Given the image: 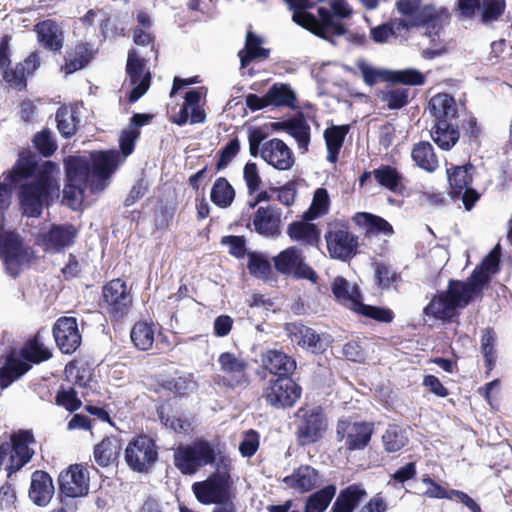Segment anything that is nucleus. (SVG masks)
Segmentation results:
<instances>
[{
  "label": "nucleus",
  "instance_id": "49",
  "mask_svg": "<svg viewBox=\"0 0 512 512\" xmlns=\"http://www.w3.org/2000/svg\"><path fill=\"white\" fill-rule=\"evenodd\" d=\"M130 337L138 350H150L155 341V324L152 321H137L131 329Z\"/></svg>",
  "mask_w": 512,
  "mask_h": 512
},
{
  "label": "nucleus",
  "instance_id": "53",
  "mask_svg": "<svg viewBox=\"0 0 512 512\" xmlns=\"http://www.w3.org/2000/svg\"><path fill=\"white\" fill-rule=\"evenodd\" d=\"M330 208V198L325 188L315 190L309 208L303 213L305 220H316L326 215Z\"/></svg>",
  "mask_w": 512,
  "mask_h": 512
},
{
  "label": "nucleus",
  "instance_id": "56",
  "mask_svg": "<svg viewBox=\"0 0 512 512\" xmlns=\"http://www.w3.org/2000/svg\"><path fill=\"white\" fill-rule=\"evenodd\" d=\"M506 9V0H482L480 7V20L483 24L498 21Z\"/></svg>",
  "mask_w": 512,
  "mask_h": 512
},
{
  "label": "nucleus",
  "instance_id": "35",
  "mask_svg": "<svg viewBox=\"0 0 512 512\" xmlns=\"http://www.w3.org/2000/svg\"><path fill=\"white\" fill-rule=\"evenodd\" d=\"M311 221L302 217L301 220L288 224L286 233L289 238L305 246L317 245L321 239V230Z\"/></svg>",
  "mask_w": 512,
  "mask_h": 512
},
{
  "label": "nucleus",
  "instance_id": "38",
  "mask_svg": "<svg viewBox=\"0 0 512 512\" xmlns=\"http://www.w3.org/2000/svg\"><path fill=\"white\" fill-rule=\"evenodd\" d=\"M490 280L491 276L476 266L466 281L454 280V283L471 303L475 298L482 296V292L489 286Z\"/></svg>",
  "mask_w": 512,
  "mask_h": 512
},
{
  "label": "nucleus",
  "instance_id": "19",
  "mask_svg": "<svg viewBox=\"0 0 512 512\" xmlns=\"http://www.w3.org/2000/svg\"><path fill=\"white\" fill-rule=\"evenodd\" d=\"M78 232L71 223L52 224L47 231L39 233L37 243L46 252L60 253L74 245Z\"/></svg>",
  "mask_w": 512,
  "mask_h": 512
},
{
  "label": "nucleus",
  "instance_id": "22",
  "mask_svg": "<svg viewBox=\"0 0 512 512\" xmlns=\"http://www.w3.org/2000/svg\"><path fill=\"white\" fill-rule=\"evenodd\" d=\"M193 493L201 504H225L229 501V482L220 475H210L206 480L192 485Z\"/></svg>",
  "mask_w": 512,
  "mask_h": 512
},
{
  "label": "nucleus",
  "instance_id": "11",
  "mask_svg": "<svg viewBox=\"0 0 512 512\" xmlns=\"http://www.w3.org/2000/svg\"><path fill=\"white\" fill-rule=\"evenodd\" d=\"M32 258L33 250L24 244V239L16 230L2 231L0 259L11 277H18L22 267L28 265Z\"/></svg>",
  "mask_w": 512,
  "mask_h": 512
},
{
  "label": "nucleus",
  "instance_id": "3",
  "mask_svg": "<svg viewBox=\"0 0 512 512\" xmlns=\"http://www.w3.org/2000/svg\"><path fill=\"white\" fill-rule=\"evenodd\" d=\"M12 36L4 34L0 37V71L2 80L16 91H25L28 79L32 78L42 65L39 50L31 51L23 60L12 65Z\"/></svg>",
  "mask_w": 512,
  "mask_h": 512
},
{
  "label": "nucleus",
  "instance_id": "44",
  "mask_svg": "<svg viewBox=\"0 0 512 512\" xmlns=\"http://www.w3.org/2000/svg\"><path fill=\"white\" fill-rule=\"evenodd\" d=\"M373 176L379 185L393 193L403 194L406 189L403 184V174L391 165H381L374 169Z\"/></svg>",
  "mask_w": 512,
  "mask_h": 512
},
{
  "label": "nucleus",
  "instance_id": "40",
  "mask_svg": "<svg viewBox=\"0 0 512 512\" xmlns=\"http://www.w3.org/2000/svg\"><path fill=\"white\" fill-rule=\"evenodd\" d=\"M411 158L415 166L427 173H434L439 168V159L429 141H419L412 146Z\"/></svg>",
  "mask_w": 512,
  "mask_h": 512
},
{
  "label": "nucleus",
  "instance_id": "36",
  "mask_svg": "<svg viewBox=\"0 0 512 512\" xmlns=\"http://www.w3.org/2000/svg\"><path fill=\"white\" fill-rule=\"evenodd\" d=\"M94 50L88 42H79L64 56L63 70L67 75L84 69L94 58Z\"/></svg>",
  "mask_w": 512,
  "mask_h": 512
},
{
  "label": "nucleus",
  "instance_id": "57",
  "mask_svg": "<svg viewBox=\"0 0 512 512\" xmlns=\"http://www.w3.org/2000/svg\"><path fill=\"white\" fill-rule=\"evenodd\" d=\"M381 100L386 103L388 109L398 110L410 102L411 91L409 88H392L383 92Z\"/></svg>",
  "mask_w": 512,
  "mask_h": 512
},
{
  "label": "nucleus",
  "instance_id": "46",
  "mask_svg": "<svg viewBox=\"0 0 512 512\" xmlns=\"http://www.w3.org/2000/svg\"><path fill=\"white\" fill-rule=\"evenodd\" d=\"M331 290L335 299L351 311L355 307V302L362 300L359 287L357 285L350 287L349 282L342 276H336L333 279Z\"/></svg>",
  "mask_w": 512,
  "mask_h": 512
},
{
  "label": "nucleus",
  "instance_id": "47",
  "mask_svg": "<svg viewBox=\"0 0 512 512\" xmlns=\"http://www.w3.org/2000/svg\"><path fill=\"white\" fill-rule=\"evenodd\" d=\"M20 356L26 363L39 364L52 357L51 351L45 347L38 332L30 338L20 350Z\"/></svg>",
  "mask_w": 512,
  "mask_h": 512
},
{
  "label": "nucleus",
  "instance_id": "26",
  "mask_svg": "<svg viewBox=\"0 0 512 512\" xmlns=\"http://www.w3.org/2000/svg\"><path fill=\"white\" fill-rule=\"evenodd\" d=\"M39 163L36 154L29 149L19 152L18 158L12 168L2 174L6 182L16 186L23 180L34 178L39 170Z\"/></svg>",
  "mask_w": 512,
  "mask_h": 512
},
{
  "label": "nucleus",
  "instance_id": "27",
  "mask_svg": "<svg viewBox=\"0 0 512 512\" xmlns=\"http://www.w3.org/2000/svg\"><path fill=\"white\" fill-rule=\"evenodd\" d=\"M220 370L228 376L226 385L230 388L246 386L249 383L247 375L248 363L232 352H223L219 355Z\"/></svg>",
  "mask_w": 512,
  "mask_h": 512
},
{
  "label": "nucleus",
  "instance_id": "50",
  "mask_svg": "<svg viewBox=\"0 0 512 512\" xmlns=\"http://www.w3.org/2000/svg\"><path fill=\"white\" fill-rule=\"evenodd\" d=\"M336 492V485L328 484L311 493L305 500L304 512H324L329 507Z\"/></svg>",
  "mask_w": 512,
  "mask_h": 512
},
{
  "label": "nucleus",
  "instance_id": "15",
  "mask_svg": "<svg viewBox=\"0 0 512 512\" xmlns=\"http://www.w3.org/2000/svg\"><path fill=\"white\" fill-rule=\"evenodd\" d=\"M299 421L296 426V439L300 446H308L320 441L327 428V418L320 406L298 410Z\"/></svg>",
  "mask_w": 512,
  "mask_h": 512
},
{
  "label": "nucleus",
  "instance_id": "28",
  "mask_svg": "<svg viewBox=\"0 0 512 512\" xmlns=\"http://www.w3.org/2000/svg\"><path fill=\"white\" fill-rule=\"evenodd\" d=\"M55 493L53 479L44 470H35L31 474V482L28 490L29 499L39 507H46Z\"/></svg>",
  "mask_w": 512,
  "mask_h": 512
},
{
  "label": "nucleus",
  "instance_id": "1",
  "mask_svg": "<svg viewBox=\"0 0 512 512\" xmlns=\"http://www.w3.org/2000/svg\"><path fill=\"white\" fill-rule=\"evenodd\" d=\"M56 170L55 162L45 161L32 180L19 186L17 196L24 216L39 218L44 208L50 207L59 197L60 184L54 175Z\"/></svg>",
  "mask_w": 512,
  "mask_h": 512
},
{
  "label": "nucleus",
  "instance_id": "60",
  "mask_svg": "<svg viewBox=\"0 0 512 512\" xmlns=\"http://www.w3.org/2000/svg\"><path fill=\"white\" fill-rule=\"evenodd\" d=\"M240 141L237 136L230 139L217 153L215 173L225 169L240 151Z\"/></svg>",
  "mask_w": 512,
  "mask_h": 512
},
{
  "label": "nucleus",
  "instance_id": "41",
  "mask_svg": "<svg viewBox=\"0 0 512 512\" xmlns=\"http://www.w3.org/2000/svg\"><path fill=\"white\" fill-rule=\"evenodd\" d=\"M120 452V440L116 436H106L94 446L93 456L100 467H108L118 460Z\"/></svg>",
  "mask_w": 512,
  "mask_h": 512
},
{
  "label": "nucleus",
  "instance_id": "17",
  "mask_svg": "<svg viewBox=\"0 0 512 512\" xmlns=\"http://www.w3.org/2000/svg\"><path fill=\"white\" fill-rule=\"evenodd\" d=\"M373 431L372 423L340 419L336 425V438L338 442H344L346 451L364 450L371 441Z\"/></svg>",
  "mask_w": 512,
  "mask_h": 512
},
{
  "label": "nucleus",
  "instance_id": "33",
  "mask_svg": "<svg viewBox=\"0 0 512 512\" xmlns=\"http://www.w3.org/2000/svg\"><path fill=\"white\" fill-rule=\"evenodd\" d=\"M475 167L468 162L464 165H451L446 169L448 181V195L452 200H459L460 192L471 186L473 183V174Z\"/></svg>",
  "mask_w": 512,
  "mask_h": 512
},
{
  "label": "nucleus",
  "instance_id": "24",
  "mask_svg": "<svg viewBox=\"0 0 512 512\" xmlns=\"http://www.w3.org/2000/svg\"><path fill=\"white\" fill-rule=\"evenodd\" d=\"M201 88L192 89L186 92L184 101L179 111L169 116V121L183 126L190 122L191 124L203 123L206 120L205 110L201 107L202 98Z\"/></svg>",
  "mask_w": 512,
  "mask_h": 512
},
{
  "label": "nucleus",
  "instance_id": "61",
  "mask_svg": "<svg viewBox=\"0 0 512 512\" xmlns=\"http://www.w3.org/2000/svg\"><path fill=\"white\" fill-rule=\"evenodd\" d=\"M387 80L393 83H400L410 86H420L425 83V75L416 69H404L391 71Z\"/></svg>",
  "mask_w": 512,
  "mask_h": 512
},
{
  "label": "nucleus",
  "instance_id": "30",
  "mask_svg": "<svg viewBox=\"0 0 512 512\" xmlns=\"http://www.w3.org/2000/svg\"><path fill=\"white\" fill-rule=\"evenodd\" d=\"M38 43L46 50L59 53L64 45V32L53 19L43 20L35 25Z\"/></svg>",
  "mask_w": 512,
  "mask_h": 512
},
{
  "label": "nucleus",
  "instance_id": "18",
  "mask_svg": "<svg viewBox=\"0 0 512 512\" xmlns=\"http://www.w3.org/2000/svg\"><path fill=\"white\" fill-rule=\"evenodd\" d=\"M273 261L276 271L282 275L309 280L312 283H316L318 280L316 271L305 262L301 250L295 246L281 251Z\"/></svg>",
  "mask_w": 512,
  "mask_h": 512
},
{
  "label": "nucleus",
  "instance_id": "20",
  "mask_svg": "<svg viewBox=\"0 0 512 512\" xmlns=\"http://www.w3.org/2000/svg\"><path fill=\"white\" fill-rule=\"evenodd\" d=\"M89 474L82 464H72L60 472L59 491L66 497H83L89 493Z\"/></svg>",
  "mask_w": 512,
  "mask_h": 512
},
{
  "label": "nucleus",
  "instance_id": "37",
  "mask_svg": "<svg viewBox=\"0 0 512 512\" xmlns=\"http://www.w3.org/2000/svg\"><path fill=\"white\" fill-rule=\"evenodd\" d=\"M274 128L284 130L296 140L300 149L304 151L308 150L311 137L310 125L302 113L288 120L275 123Z\"/></svg>",
  "mask_w": 512,
  "mask_h": 512
},
{
  "label": "nucleus",
  "instance_id": "4",
  "mask_svg": "<svg viewBox=\"0 0 512 512\" xmlns=\"http://www.w3.org/2000/svg\"><path fill=\"white\" fill-rule=\"evenodd\" d=\"M450 20L451 13L448 8L428 4L424 5L421 13L408 23L410 29L424 28L425 34L430 38L431 46L421 51L422 58L432 60L448 52L447 43L440 39V34Z\"/></svg>",
  "mask_w": 512,
  "mask_h": 512
},
{
  "label": "nucleus",
  "instance_id": "23",
  "mask_svg": "<svg viewBox=\"0 0 512 512\" xmlns=\"http://www.w3.org/2000/svg\"><path fill=\"white\" fill-rule=\"evenodd\" d=\"M91 169L96 184H92V193L103 191L107 180L116 171L119 164V154L116 151H98L91 154Z\"/></svg>",
  "mask_w": 512,
  "mask_h": 512
},
{
  "label": "nucleus",
  "instance_id": "10",
  "mask_svg": "<svg viewBox=\"0 0 512 512\" xmlns=\"http://www.w3.org/2000/svg\"><path fill=\"white\" fill-rule=\"evenodd\" d=\"M159 459V446L149 435L140 433L133 436L124 450V460L133 472L147 474Z\"/></svg>",
  "mask_w": 512,
  "mask_h": 512
},
{
  "label": "nucleus",
  "instance_id": "58",
  "mask_svg": "<svg viewBox=\"0 0 512 512\" xmlns=\"http://www.w3.org/2000/svg\"><path fill=\"white\" fill-rule=\"evenodd\" d=\"M421 3L422 0H397V10L404 17L402 19H397L399 27H404L405 30L410 29L408 23L421 13Z\"/></svg>",
  "mask_w": 512,
  "mask_h": 512
},
{
  "label": "nucleus",
  "instance_id": "16",
  "mask_svg": "<svg viewBox=\"0 0 512 512\" xmlns=\"http://www.w3.org/2000/svg\"><path fill=\"white\" fill-rule=\"evenodd\" d=\"M149 60L147 55L142 56L135 48L128 51L126 74L133 86L127 97L129 103L138 101L151 85L152 75L147 68Z\"/></svg>",
  "mask_w": 512,
  "mask_h": 512
},
{
  "label": "nucleus",
  "instance_id": "14",
  "mask_svg": "<svg viewBox=\"0 0 512 512\" xmlns=\"http://www.w3.org/2000/svg\"><path fill=\"white\" fill-rule=\"evenodd\" d=\"M301 394V386L292 377H274L267 382L262 398L272 408L286 409L293 407Z\"/></svg>",
  "mask_w": 512,
  "mask_h": 512
},
{
  "label": "nucleus",
  "instance_id": "25",
  "mask_svg": "<svg viewBox=\"0 0 512 512\" xmlns=\"http://www.w3.org/2000/svg\"><path fill=\"white\" fill-rule=\"evenodd\" d=\"M261 158L280 171L291 169L295 163L292 150L279 138H273L262 144Z\"/></svg>",
  "mask_w": 512,
  "mask_h": 512
},
{
  "label": "nucleus",
  "instance_id": "34",
  "mask_svg": "<svg viewBox=\"0 0 512 512\" xmlns=\"http://www.w3.org/2000/svg\"><path fill=\"white\" fill-rule=\"evenodd\" d=\"M353 223L370 238L374 235H391L394 233L392 225L383 217L369 213L357 212L352 216Z\"/></svg>",
  "mask_w": 512,
  "mask_h": 512
},
{
  "label": "nucleus",
  "instance_id": "8",
  "mask_svg": "<svg viewBox=\"0 0 512 512\" xmlns=\"http://www.w3.org/2000/svg\"><path fill=\"white\" fill-rule=\"evenodd\" d=\"M132 288L122 278H114L102 286L99 307L112 322L126 318L133 307Z\"/></svg>",
  "mask_w": 512,
  "mask_h": 512
},
{
  "label": "nucleus",
  "instance_id": "31",
  "mask_svg": "<svg viewBox=\"0 0 512 512\" xmlns=\"http://www.w3.org/2000/svg\"><path fill=\"white\" fill-rule=\"evenodd\" d=\"M263 367L275 377H292L297 368L296 360L277 349H269L262 356Z\"/></svg>",
  "mask_w": 512,
  "mask_h": 512
},
{
  "label": "nucleus",
  "instance_id": "42",
  "mask_svg": "<svg viewBox=\"0 0 512 512\" xmlns=\"http://www.w3.org/2000/svg\"><path fill=\"white\" fill-rule=\"evenodd\" d=\"M31 369V365L11 352L0 368V388L5 389Z\"/></svg>",
  "mask_w": 512,
  "mask_h": 512
},
{
  "label": "nucleus",
  "instance_id": "5",
  "mask_svg": "<svg viewBox=\"0 0 512 512\" xmlns=\"http://www.w3.org/2000/svg\"><path fill=\"white\" fill-rule=\"evenodd\" d=\"M65 186L63 198L72 209L83 203L86 189L92 192V184H96L91 162L83 156H68L64 160Z\"/></svg>",
  "mask_w": 512,
  "mask_h": 512
},
{
  "label": "nucleus",
  "instance_id": "63",
  "mask_svg": "<svg viewBox=\"0 0 512 512\" xmlns=\"http://www.w3.org/2000/svg\"><path fill=\"white\" fill-rule=\"evenodd\" d=\"M190 381L185 377H172L163 380L159 383L158 392H163L166 395H173L174 397H183L188 394L190 388Z\"/></svg>",
  "mask_w": 512,
  "mask_h": 512
},
{
  "label": "nucleus",
  "instance_id": "6",
  "mask_svg": "<svg viewBox=\"0 0 512 512\" xmlns=\"http://www.w3.org/2000/svg\"><path fill=\"white\" fill-rule=\"evenodd\" d=\"M328 4L329 7L317 8V16L314 14L303 15L308 20L309 31L325 40H329L333 36L345 35L347 28L341 20L350 17L352 13L343 0H330Z\"/></svg>",
  "mask_w": 512,
  "mask_h": 512
},
{
  "label": "nucleus",
  "instance_id": "21",
  "mask_svg": "<svg viewBox=\"0 0 512 512\" xmlns=\"http://www.w3.org/2000/svg\"><path fill=\"white\" fill-rule=\"evenodd\" d=\"M52 333L57 347L64 354L74 353L81 345L82 336L76 317H59L53 325Z\"/></svg>",
  "mask_w": 512,
  "mask_h": 512
},
{
  "label": "nucleus",
  "instance_id": "59",
  "mask_svg": "<svg viewBox=\"0 0 512 512\" xmlns=\"http://www.w3.org/2000/svg\"><path fill=\"white\" fill-rule=\"evenodd\" d=\"M34 148L43 157L52 156L57 150V143L53 139L52 132L48 128H43L41 131L34 134L32 138Z\"/></svg>",
  "mask_w": 512,
  "mask_h": 512
},
{
  "label": "nucleus",
  "instance_id": "7",
  "mask_svg": "<svg viewBox=\"0 0 512 512\" xmlns=\"http://www.w3.org/2000/svg\"><path fill=\"white\" fill-rule=\"evenodd\" d=\"M215 459L214 444L202 438L180 443L173 453V464L183 475H194L201 468L212 465Z\"/></svg>",
  "mask_w": 512,
  "mask_h": 512
},
{
  "label": "nucleus",
  "instance_id": "55",
  "mask_svg": "<svg viewBox=\"0 0 512 512\" xmlns=\"http://www.w3.org/2000/svg\"><path fill=\"white\" fill-rule=\"evenodd\" d=\"M56 122L59 133L65 137H72L77 131L78 119L74 112L66 106H60L56 111Z\"/></svg>",
  "mask_w": 512,
  "mask_h": 512
},
{
  "label": "nucleus",
  "instance_id": "48",
  "mask_svg": "<svg viewBox=\"0 0 512 512\" xmlns=\"http://www.w3.org/2000/svg\"><path fill=\"white\" fill-rule=\"evenodd\" d=\"M290 334L294 336L297 344L313 353H321L324 351L323 343L320 335L312 328L303 324L293 325Z\"/></svg>",
  "mask_w": 512,
  "mask_h": 512
},
{
  "label": "nucleus",
  "instance_id": "39",
  "mask_svg": "<svg viewBox=\"0 0 512 512\" xmlns=\"http://www.w3.org/2000/svg\"><path fill=\"white\" fill-rule=\"evenodd\" d=\"M319 480L318 471L310 465H301L293 473L286 476L283 481L290 487L300 493H306L313 490Z\"/></svg>",
  "mask_w": 512,
  "mask_h": 512
},
{
  "label": "nucleus",
  "instance_id": "2",
  "mask_svg": "<svg viewBox=\"0 0 512 512\" xmlns=\"http://www.w3.org/2000/svg\"><path fill=\"white\" fill-rule=\"evenodd\" d=\"M427 109L433 121L432 140L441 150L450 151L460 139L458 120L467 110L465 102L458 103L452 95L441 92L430 98Z\"/></svg>",
  "mask_w": 512,
  "mask_h": 512
},
{
  "label": "nucleus",
  "instance_id": "9",
  "mask_svg": "<svg viewBox=\"0 0 512 512\" xmlns=\"http://www.w3.org/2000/svg\"><path fill=\"white\" fill-rule=\"evenodd\" d=\"M36 443L32 430L20 429L13 432L10 442L0 444V466L6 461L8 476L21 470L31 461L35 452L30 447Z\"/></svg>",
  "mask_w": 512,
  "mask_h": 512
},
{
  "label": "nucleus",
  "instance_id": "29",
  "mask_svg": "<svg viewBox=\"0 0 512 512\" xmlns=\"http://www.w3.org/2000/svg\"><path fill=\"white\" fill-rule=\"evenodd\" d=\"M252 223L254 230L264 237L280 234L281 210L274 206H260L254 213Z\"/></svg>",
  "mask_w": 512,
  "mask_h": 512
},
{
  "label": "nucleus",
  "instance_id": "62",
  "mask_svg": "<svg viewBox=\"0 0 512 512\" xmlns=\"http://www.w3.org/2000/svg\"><path fill=\"white\" fill-rule=\"evenodd\" d=\"M382 441L385 450L392 453L402 449L407 443V438L399 426L389 425L382 436Z\"/></svg>",
  "mask_w": 512,
  "mask_h": 512
},
{
  "label": "nucleus",
  "instance_id": "54",
  "mask_svg": "<svg viewBox=\"0 0 512 512\" xmlns=\"http://www.w3.org/2000/svg\"><path fill=\"white\" fill-rule=\"evenodd\" d=\"M352 311L381 323H391L395 317L391 309L367 305L364 304L362 300L355 302V307Z\"/></svg>",
  "mask_w": 512,
  "mask_h": 512
},
{
  "label": "nucleus",
  "instance_id": "13",
  "mask_svg": "<svg viewBox=\"0 0 512 512\" xmlns=\"http://www.w3.org/2000/svg\"><path fill=\"white\" fill-rule=\"evenodd\" d=\"M470 303L456 287L454 279L449 280L448 287L433 296L430 302L424 307L423 313L443 322H451L453 317L457 316L456 309H463Z\"/></svg>",
  "mask_w": 512,
  "mask_h": 512
},
{
  "label": "nucleus",
  "instance_id": "51",
  "mask_svg": "<svg viewBox=\"0 0 512 512\" xmlns=\"http://www.w3.org/2000/svg\"><path fill=\"white\" fill-rule=\"evenodd\" d=\"M235 197L236 191L227 178H216L210 192L211 202L221 209H226L232 205Z\"/></svg>",
  "mask_w": 512,
  "mask_h": 512
},
{
  "label": "nucleus",
  "instance_id": "64",
  "mask_svg": "<svg viewBox=\"0 0 512 512\" xmlns=\"http://www.w3.org/2000/svg\"><path fill=\"white\" fill-rule=\"evenodd\" d=\"M55 404L63 407L70 413H74L83 405L81 399L78 397L77 391L73 387H61L55 395Z\"/></svg>",
  "mask_w": 512,
  "mask_h": 512
},
{
  "label": "nucleus",
  "instance_id": "43",
  "mask_svg": "<svg viewBox=\"0 0 512 512\" xmlns=\"http://www.w3.org/2000/svg\"><path fill=\"white\" fill-rule=\"evenodd\" d=\"M349 125H333L324 131V139L327 149L326 159L330 163H336L345 137L349 132Z\"/></svg>",
  "mask_w": 512,
  "mask_h": 512
},
{
  "label": "nucleus",
  "instance_id": "12",
  "mask_svg": "<svg viewBox=\"0 0 512 512\" xmlns=\"http://www.w3.org/2000/svg\"><path fill=\"white\" fill-rule=\"evenodd\" d=\"M325 241L333 259L349 261L358 254L359 241L347 222L334 220L327 224Z\"/></svg>",
  "mask_w": 512,
  "mask_h": 512
},
{
  "label": "nucleus",
  "instance_id": "52",
  "mask_svg": "<svg viewBox=\"0 0 512 512\" xmlns=\"http://www.w3.org/2000/svg\"><path fill=\"white\" fill-rule=\"evenodd\" d=\"M270 105L275 107L295 108L297 98L288 84H273L267 91Z\"/></svg>",
  "mask_w": 512,
  "mask_h": 512
},
{
  "label": "nucleus",
  "instance_id": "45",
  "mask_svg": "<svg viewBox=\"0 0 512 512\" xmlns=\"http://www.w3.org/2000/svg\"><path fill=\"white\" fill-rule=\"evenodd\" d=\"M263 40L252 31H248L245 39V47L240 50L238 56L240 58L241 67L248 66L256 59H267L270 50L262 47Z\"/></svg>",
  "mask_w": 512,
  "mask_h": 512
},
{
  "label": "nucleus",
  "instance_id": "32",
  "mask_svg": "<svg viewBox=\"0 0 512 512\" xmlns=\"http://www.w3.org/2000/svg\"><path fill=\"white\" fill-rule=\"evenodd\" d=\"M367 495L363 484L352 483L339 491L330 512H355Z\"/></svg>",
  "mask_w": 512,
  "mask_h": 512
}]
</instances>
